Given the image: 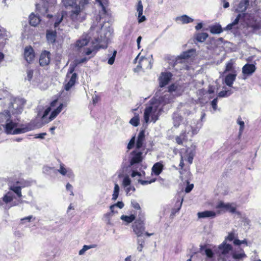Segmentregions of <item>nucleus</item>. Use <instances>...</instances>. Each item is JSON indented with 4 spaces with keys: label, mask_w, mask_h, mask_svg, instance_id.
<instances>
[{
    "label": "nucleus",
    "mask_w": 261,
    "mask_h": 261,
    "mask_svg": "<svg viewBox=\"0 0 261 261\" xmlns=\"http://www.w3.org/2000/svg\"><path fill=\"white\" fill-rule=\"evenodd\" d=\"M185 133V132L181 133L179 136H176L175 141L178 144L181 145L182 144V141L186 137Z\"/></svg>",
    "instance_id": "43"
},
{
    "label": "nucleus",
    "mask_w": 261,
    "mask_h": 261,
    "mask_svg": "<svg viewBox=\"0 0 261 261\" xmlns=\"http://www.w3.org/2000/svg\"><path fill=\"white\" fill-rule=\"evenodd\" d=\"M246 13H243V14H239L237 17L236 18V19L230 23L228 24L226 27L224 29V30L225 31H228V30H231L233 27H234V26H236L237 24H238L239 23V21L240 19V18L242 17H244V14H245ZM245 19H247H247H246L245 18H244Z\"/></svg>",
    "instance_id": "24"
},
{
    "label": "nucleus",
    "mask_w": 261,
    "mask_h": 261,
    "mask_svg": "<svg viewBox=\"0 0 261 261\" xmlns=\"http://www.w3.org/2000/svg\"><path fill=\"white\" fill-rule=\"evenodd\" d=\"M138 182L140 183L142 185H148V184H150L154 181H155V179H152V180H141L140 179H138Z\"/></svg>",
    "instance_id": "55"
},
{
    "label": "nucleus",
    "mask_w": 261,
    "mask_h": 261,
    "mask_svg": "<svg viewBox=\"0 0 261 261\" xmlns=\"http://www.w3.org/2000/svg\"><path fill=\"white\" fill-rule=\"evenodd\" d=\"M205 254L208 257H212L213 256V252L210 249H206L205 250Z\"/></svg>",
    "instance_id": "64"
},
{
    "label": "nucleus",
    "mask_w": 261,
    "mask_h": 261,
    "mask_svg": "<svg viewBox=\"0 0 261 261\" xmlns=\"http://www.w3.org/2000/svg\"><path fill=\"white\" fill-rule=\"evenodd\" d=\"M129 123L134 126H137L139 124V118L138 115H136L132 118L130 121Z\"/></svg>",
    "instance_id": "42"
},
{
    "label": "nucleus",
    "mask_w": 261,
    "mask_h": 261,
    "mask_svg": "<svg viewBox=\"0 0 261 261\" xmlns=\"http://www.w3.org/2000/svg\"><path fill=\"white\" fill-rule=\"evenodd\" d=\"M63 108V105L61 103L56 110H54L49 116V121L54 119L62 111Z\"/></svg>",
    "instance_id": "32"
},
{
    "label": "nucleus",
    "mask_w": 261,
    "mask_h": 261,
    "mask_svg": "<svg viewBox=\"0 0 261 261\" xmlns=\"http://www.w3.org/2000/svg\"><path fill=\"white\" fill-rule=\"evenodd\" d=\"M232 93V92L231 90H224L220 91L218 93V96L220 97H228L230 96Z\"/></svg>",
    "instance_id": "45"
},
{
    "label": "nucleus",
    "mask_w": 261,
    "mask_h": 261,
    "mask_svg": "<svg viewBox=\"0 0 261 261\" xmlns=\"http://www.w3.org/2000/svg\"><path fill=\"white\" fill-rule=\"evenodd\" d=\"M145 140V133L144 130H141L138 134L137 142L136 149H140L143 147L144 141Z\"/></svg>",
    "instance_id": "22"
},
{
    "label": "nucleus",
    "mask_w": 261,
    "mask_h": 261,
    "mask_svg": "<svg viewBox=\"0 0 261 261\" xmlns=\"http://www.w3.org/2000/svg\"><path fill=\"white\" fill-rule=\"evenodd\" d=\"M124 206V203L122 201H118L116 204H113L110 206V209L111 210V213H109L107 214H106V216H110L111 215L112 213H117V211H115V208L116 207H118L120 209L122 208Z\"/></svg>",
    "instance_id": "30"
},
{
    "label": "nucleus",
    "mask_w": 261,
    "mask_h": 261,
    "mask_svg": "<svg viewBox=\"0 0 261 261\" xmlns=\"http://www.w3.org/2000/svg\"><path fill=\"white\" fill-rule=\"evenodd\" d=\"M131 204L132 206L136 210H140L141 207L139 204L135 200L131 201Z\"/></svg>",
    "instance_id": "62"
},
{
    "label": "nucleus",
    "mask_w": 261,
    "mask_h": 261,
    "mask_svg": "<svg viewBox=\"0 0 261 261\" xmlns=\"http://www.w3.org/2000/svg\"><path fill=\"white\" fill-rule=\"evenodd\" d=\"M233 244L235 245H240L242 244H244L246 246H248V242L246 239L242 241L239 240V239H234L233 241Z\"/></svg>",
    "instance_id": "51"
},
{
    "label": "nucleus",
    "mask_w": 261,
    "mask_h": 261,
    "mask_svg": "<svg viewBox=\"0 0 261 261\" xmlns=\"http://www.w3.org/2000/svg\"><path fill=\"white\" fill-rule=\"evenodd\" d=\"M137 242L138 244V247L137 249L139 252H141L142 251L144 246L143 245L144 243V241L143 239L139 238V237H138Z\"/></svg>",
    "instance_id": "46"
},
{
    "label": "nucleus",
    "mask_w": 261,
    "mask_h": 261,
    "mask_svg": "<svg viewBox=\"0 0 261 261\" xmlns=\"http://www.w3.org/2000/svg\"><path fill=\"white\" fill-rule=\"evenodd\" d=\"M88 3V0H80L78 4L71 7L69 17L72 22L77 23L85 20L86 17L85 9Z\"/></svg>",
    "instance_id": "3"
},
{
    "label": "nucleus",
    "mask_w": 261,
    "mask_h": 261,
    "mask_svg": "<svg viewBox=\"0 0 261 261\" xmlns=\"http://www.w3.org/2000/svg\"><path fill=\"white\" fill-rule=\"evenodd\" d=\"M21 189L24 187H29L32 185V181L25 180L23 179H19L15 182Z\"/></svg>",
    "instance_id": "34"
},
{
    "label": "nucleus",
    "mask_w": 261,
    "mask_h": 261,
    "mask_svg": "<svg viewBox=\"0 0 261 261\" xmlns=\"http://www.w3.org/2000/svg\"><path fill=\"white\" fill-rule=\"evenodd\" d=\"M113 54L112 57H111L108 60V63L110 65H112L114 63L116 55L117 54V51L116 50H113L111 51Z\"/></svg>",
    "instance_id": "48"
},
{
    "label": "nucleus",
    "mask_w": 261,
    "mask_h": 261,
    "mask_svg": "<svg viewBox=\"0 0 261 261\" xmlns=\"http://www.w3.org/2000/svg\"><path fill=\"white\" fill-rule=\"evenodd\" d=\"M96 43L97 42L95 41ZM98 44L94 45L92 48H87L85 54L86 55L89 56L91 54H92V57H94L96 52L97 50L100 48H106L107 47V43H104V42H97Z\"/></svg>",
    "instance_id": "12"
},
{
    "label": "nucleus",
    "mask_w": 261,
    "mask_h": 261,
    "mask_svg": "<svg viewBox=\"0 0 261 261\" xmlns=\"http://www.w3.org/2000/svg\"><path fill=\"white\" fill-rule=\"evenodd\" d=\"M217 209H221L225 211H228L231 213H234L236 211V207L232 203H224L222 201L218 202L216 205Z\"/></svg>",
    "instance_id": "10"
},
{
    "label": "nucleus",
    "mask_w": 261,
    "mask_h": 261,
    "mask_svg": "<svg viewBox=\"0 0 261 261\" xmlns=\"http://www.w3.org/2000/svg\"><path fill=\"white\" fill-rule=\"evenodd\" d=\"M63 15H62L60 17H58L57 20H56L55 22V24H54V27L55 28H57L58 27V25H59V24L61 22V21H62L63 20Z\"/></svg>",
    "instance_id": "63"
},
{
    "label": "nucleus",
    "mask_w": 261,
    "mask_h": 261,
    "mask_svg": "<svg viewBox=\"0 0 261 261\" xmlns=\"http://www.w3.org/2000/svg\"><path fill=\"white\" fill-rule=\"evenodd\" d=\"M249 0H241L237 7L235 8V11L237 12H243L245 11L249 6Z\"/></svg>",
    "instance_id": "20"
},
{
    "label": "nucleus",
    "mask_w": 261,
    "mask_h": 261,
    "mask_svg": "<svg viewBox=\"0 0 261 261\" xmlns=\"http://www.w3.org/2000/svg\"><path fill=\"white\" fill-rule=\"evenodd\" d=\"M236 74H229L225 79V83L229 87H232L233 82L236 80Z\"/></svg>",
    "instance_id": "29"
},
{
    "label": "nucleus",
    "mask_w": 261,
    "mask_h": 261,
    "mask_svg": "<svg viewBox=\"0 0 261 261\" xmlns=\"http://www.w3.org/2000/svg\"><path fill=\"white\" fill-rule=\"evenodd\" d=\"M13 199L12 193L8 192L3 197V201L5 203H8L11 202L13 200Z\"/></svg>",
    "instance_id": "41"
},
{
    "label": "nucleus",
    "mask_w": 261,
    "mask_h": 261,
    "mask_svg": "<svg viewBox=\"0 0 261 261\" xmlns=\"http://www.w3.org/2000/svg\"><path fill=\"white\" fill-rule=\"evenodd\" d=\"M160 111L161 109L159 108L155 104H152L146 107L144 113L145 123H148L150 120L155 123L159 118Z\"/></svg>",
    "instance_id": "6"
},
{
    "label": "nucleus",
    "mask_w": 261,
    "mask_h": 261,
    "mask_svg": "<svg viewBox=\"0 0 261 261\" xmlns=\"http://www.w3.org/2000/svg\"><path fill=\"white\" fill-rule=\"evenodd\" d=\"M29 18L30 23L32 26H36L40 21V18L33 13L30 15Z\"/></svg>",
    "instance_id": "31"
},
{
    "label": "nucleus",
    "mask_w": 261,
    "mask_h": 261,
    "mask_svg": "<svg viewBox=\"0 0 261 261\" xmlns=\"http://www.w3.org/2000/svg\"><path fill=\"white\" fill-rule=\"evenodd\" d=\"M76 65H76L75 63H74L73 65H72V64L70 65V66H69V69H68V71L67 72V76H68V74H73V72L74 71L75 67Z\"/></svg>",
    "instance_id": "59"
},
{
    "label": "nucleus",
    "mask_w": 261,
    "mask_h": 261,
    "mask_svg": "<svg viewBox=\"0 0 261 261\" xmlns=\"http://www.w3.org/2000/svg\"><path fill=\"white\" fill-rule=\"evenodd\" d=\"M232 257L236 261H240L243 259V258L247 257L243 250H241L240 251H234L232 253Z\"/></svg>",
    "instance_id": "26"
},
{
    "label": "nucleus",
    "mask_w": 261,
    "mask_h": 261,
    "mask_svg": "<svg viewBox=\"0 0 261 261\" xmlns=\"http://www.w3.org/2000/svg\"><path fill=\"white\" fill-rule=\"evenodd\" d=\"M256 69L255 65L247 63L242 67V73L245 76H250L255 71Z\"/></svg>",
    "instance_id": "14"
},
{
    "label": "nucleus",
    "mask_w": 261,
    "mask_h": 261,
    "mask_svg": "<svg viewBox=\"0 0 261 261\" xmlns=\"http://www.w3.org/2000/svg\"><path fill=\"white\" fill-rule=\"evenodd\" d=\"M138 67H140L141 68L146 69H151V61H149V59H148L146 58H141L138 65Z\"/></svg>",
    "instance_id": "21"
},
{
    "label": "nucleus",
    "mask_w": 261,
    "mask_h": 261,
    "mask_svg": "<svg viewBox=\"0 0 261 261\" xmlns=\"http://www.w3.org/2000/svg\"><path fill=\"white\" fill-rule=\"evenodd\" d=\"M233 68V63L231 61H229L226 64L225 71H229L232 70Z\"/></svg>",
    "instance_id": "60"
},
{
    "label": "nucleus",
    "mask_w": 261,
    "mask_h": 261,
    "mask_svg": "<svg viewBox=\"0 0 261 261\" xmlns=\"http://www.w3.org/2000/svg\"><path fill=\"white\" fill-rule=\"evenodd\" d=\"M77 74L76 73H73L72 74L68 82L70 83V84H73L74 85V84L75 83V81L77 79Z\"/></svg>",
    "instance_id": "57"
},
{
    "label": "nucleus",
    "mask_w": 261,
    "mask_h": 261,
    "mask_svg": "<svg viewBox=\"0 0 261 261\" xmlns=\"http://www.w3.org/2000/svg\"><path fill=\"white\" fill-rule=\"evenodd\" d=\"M237 234L236 233L234 230H232L231 231L228 233V236L225 238V242L227 241H234V239H237Z\"/></svg>",
    "instance_id": "36"
},
{
    "label": "nucleus",
    "mask_w": 261,
    "mask_h": 261,
    "mask_svg": "<svg viewBox=\"0 0 261 261\" xmlns=\"http://www.w3.org/2000/svg\"><path fill=\"white\" fill-rule=\"evenodd\" d=\"M57 37L56 31L47 30L46 32V38L49 43H53L55 42Z\"/></svg>",
    "instance_id": "27"
},
{
    "label": "nucleus",
    "mask_w": 261,
    "mask_h": 261,
    "mask_svg": "<svg viewBox=\"0 0 261 261\" xmlns=\"http://www.w3.org/2000/svg\"><path fill=\"white\" fill-rule=\"evenodd\" d=\"M172 74L170 73H162L159 78L160 86L163 87L167 85L171 78Z\"/></svg>",
    "instance_id": "19"
},
{
    "label": "nucleus",
    "mask_w": 261,
    "mask_h": 261,
    "mask_svg": "<svg viewBox=\"0 0 261 261\" xmlns=\"http://www.w3.org/2000/svg\"><path fill=\"white\" fill-rule=\"evenodd\" d=\"M137 11L138 13V15H142L143 14V5L142 2L139 1L138 3V5L137 7Z\"/></svg>",
    "instance_id": "50"
},
{
    "label": "nucleus",
    "mask_w": 261,
    "mask_h": 261,
    "mask_svg": "<svg viewBox=\"0 0 261 261\" xmlns=\"http://www.w3.org/2000/svg\"><path fill=\"white\" fill-rule=\"evenodd\" d=\"M163 169V165L160 162L156 163L154 164L152 168V171L156 175H159L161 172L162 171Z\"/></svg>",
    "instance_id": "28"
},
{
    "label": "nucleus",
    "mask_w": 261,
    "mask_h": 261,
    "mask_svg": "<svg viewBox=\"0 0 261 261\" xmlns=\"http://www.w3.org/2000/svg\"><path fill=\"white\" fill-rule=\"evenodd\" d=\"M92 247L91 246H88V245H84L83 247V248L80 250L79 254L80 255H83L84 254V253L88 250V249L91 248Z\"/></svg>",
    "instance_id": "56"
},
{
    "label": "nucleus",
    "mask_w": 261,
    "mask_h": 261,
    "mask_svg": "<svg viewBox=\"0 0 261 261\" xmlns=\"http://www.w3.org/2000/svg\"><path fill=\"white\" fill-rule=\"evenodd\" d=\"M101 19V16L99 15H97L95 17V20L97 24L94 22L92 25L91 27L89 34H92L94 35L96 34H100V37L94 36L95 40L97 42H104L108 43L112 37V31L110 28H104L101 24L98 25V23Z\"/></svg>",
    "instance_id": "2"
},
{
    "label": "nucleus",
    "mask_w": 261,
    "mask_h": 261,
    "mask_svg": "<svg viewBox=\"0 0 261 261\" xmlns=\"http://www.w3.org/2000/svg\"><path fill=\"white\" fill-rule=\"evenodd\" d=\"M89 35H93L92 34H84L81 38L77 40L75 43V46L79 48H81L86 45L89 41Z\"/></svg>",
    "instance_id": "15"
},
{
    "label": "nucleus",
    "mask_w": 261,
    "mask_h": 261,
    "mask_svg": "<svg viewBox=\"0 0 261 261\" xmlns=\"http://www.w3.org/2000/svg\"><path fill=\"white\" fill-rule=\"evenodd\" d=\"M7 31L5 29L0 25V39H4L7 37Z\"/></svg>",
    "instance_id": "52"
},
{
    "label": "nucleus",
    "mask_w": 261,
    "mask_h": 261,
    "mask_svg": "<svg viewBox=\"0 0 261 261\" xmlns=\"http://www.w3.org/2000/svg\"><path fill=\"white\" fill-rule=\"evenodd\" d=\"M133 231L137 236V237H141L144 232L145 227L143 221L141 219L136 220L132 226Z\"/></svg>",
    "instance_id": "8"
},
{
    "label": "nucleus",
    "mask_w": 261,
    "mask_h": 261,
    "mask_svg": "<svg viewBox=\"0 0 261 261\" xmlns=\"http://www.w3.org/2000/svg\"><path fill=\"white\" fill-rule=\"evenodd\" d=\"M210 32L212 34H220L222 32V29L220 25H213L210 28Z\"/></svg>",
    "instance_id": "39"
},
{
    "label": "nucleus",
    "mask_w": 261,
    "mask_h": 261,
    "mask_svg": "<svg viewBox=\"0 0 261 261\" xmlns=\"http://www.w3.org/2000/svg\"><path fill=\"white\" fill-rule=\"evenodd\" d=\"M197 216L199 218H214L216 216V213L212 211H205L201 212H198L197 213Z\"/></svg>",
    "instance_id": "23"
},
{
    "label": "nucleus",
    "mask_w": 261,
    "mask_h": 261,
    "mask_svg": "<svg viewBox=\"0 0 261 261\" xmlns=\"http://www.w3.org/2000/svg\"><path fill=\"white\" fill-rule=\"evenodd\" d=\"M183 92L181 86L176 84H172L168 87V91L159 98V102L162 106L170 103L174 101L176 97L181 95Z\"/></svg>",
    "instance_id": "4"
},
{
    "label": "nucleus",
    "mask_w": 261,
    "mask_h": 261,
    "mask_svg": "<svg viewBox=\"0 0 261 261\" xmlns=\"http://www.w3.org/2000/svg\"><path fill=\"white\" fill-rule=\"evenodd\" d=\"M9 189L13 191L18 197L22 196L21 188L15 182L11 183L9 185Z\"/></svg>",
    "instance_id": "25"
},
{
    "label": "nucleus",
    "mask_w": 261,
    "mask_h": 261,
    "mask_svg": "<svg viewBox=\"0 0 261 261\" xmlns=\"http://www.w3.org/2000/svg\"><path fill=\"white\" fill-rule=\"evenodd\" d=\"M217 102H218L217 98H214L211 101V105H212V107L214 111H215L217 109Z\"/></svg>",
    "instance_id": "58"
},
{
    "label": "nucleus",
    "mask_w": 261,
    "mask_h": 261,
    "mask_svg": "<svg viewBox=\"0 0 261 261\" xmlns=\"http://www.w3.org/2000/svg\"><path fill=\"white\" fill-rule=\"evenodd\" d=\"M131 180L128 176H125L122 181V185L126 188L130 185Z\"/></svg>",
    "instance_id": "49"
},
{
    "label": "nucleus",
    "mask_w": 261,
    "mask_h": 261,
    "mask_svg": "<svg viewBox=\"0 0 261 261\" xmlns=\"http://www.w3.org/2000/svg\"><path fill=\"white\" fill-rule=\"evenodd\" d=\"M96 1L99 3L103 10L105 11V6L107 5L108 0H96Z\"/></svg>",
    "instance_id": "54"
},
{
    "label": "nucleus",
    "mask_w": 261,
    "mask_h": 261,
    "mask_svg": "<svg viewBox=\"0 0 261 261\" xmlns=\"http://www.w3.org/2000/svg\"><path fill=\"white\" fill-rule=\"evenodd\" d=\"M136 217L134 215H131L130 216L126 215H122L120 217V219L126 222V224L130 223L132 222L134 220H135Z\"/></svg>",
    "instance_id": "35"
},
{
    "label": "nucleus",
    "mask_w": 261,
    "mask_h": 261,
    "mask_svg": "<svg viewBox=\"0 0 261 261\" xmlns=\"http://www.w3.org/2000/svg\"><path fill=\"white\" fill-rule=\"evenodd\" d=\"M76 0H62L63 5L65 7H72L74 5L77 4L76 3Z\"/></svg>",
    "instance_id": "44"
},
{
    "label": "nucleus",
    "mask_w": 261,
    "mask_h": 261,
    "mask_svg": "<svg viewBox=\"0 0 261 261\" xmlns=\"http://www.w3.org/2000/svg\"><path fill=\"white\" fill-rule=\"evenodd\" d=\"M232 246L230 244H227L225 241L220 244L218 248V253L220 255H225L232 250Z\"/></svg>",
    "instance_id": "13"
},
{
    "label": "nucleus",
    "mask_w": 261,
    "mask_h": 261,
    "mask_svg": "<svg viewBox=\"0 0 261 261\" xmlns=\"http://www.w3.org/2000/svg\"><path fill=\"white\" fill-rule=\"evenodd\" d=\"M143 152L140 151H134L132 152V157L130 162V164L133 166L135 164L139 163L142 161Z\"/></svg>",
    "instance_id": "17"
},
{
    "label": "nucleus",
    "mask_w": 261,
    "mask_h": 261,
    "mask_svg": "<svg viewBox=\"0 0 261 261\" xmlns=\"http://www.w3.org/2000/svg\"><path fill=\"white\" fill-rule=\"evenodd\" d=\"M25 103V100L22 98H15L13 102H11L9 107V110L12 112V114H20L23 111V108Z\"/></svg>",
    "instance_id": "7"
},
{
    "label": "nucleus",
    "mask_w": 261,
    "mask_h": 261,
    "mask_svg": "<svg viewBox=\"0 0 261 261\" xmlns=\"http://www.w3.org/2000/svg\"><path fill=\"white\" fill-rule=\"evenodd\" d=\"M27 76L26 79L30 81L32 80L33 77V71L31 69H28L27 71Z\"/></svg>",
    "instance_id": "61"
},
{
    "label": "nucleus",
    "mask_w": 261,
    "mask_h": 261,
    "mask_svg": "<svg viewBox=\"0 0 261 261\" xmlns=\"http://www.w3.org/2000/svg\"><path fill=\"white\" fill-rule=\"evenodd\" d=\"M246 19L252 21L253 23L249 22V25L254 31L259 30L261 28V10L253 9L248 11L244 14Z\"/></svg>",
    "instance_id": "5"
},
{
    "label": "nucleus",
    "mask_w": 261,
    "mask_h": 261,
    "mask_svg": "<svg viewBox=\"0 0 261 261\" xmlns=\"http://www.w3.org/2000/svg\"><path fill=\"white\" fill-rule=\"evenodd\" d=\"M50 54L48 51H44L41 53L40 59V65L42 66L47 65L50 62Z\"/></svg>",
    "instance_id": "18"
},
{
    "label": "nucleus",
    "mask_w": 261,
    "mask_h": 261,
    "mask_svg": "<svg viewBox=\"0 0 261 261\" xmlns=\"http://www.w3.org/2000/svg\"><path fill=\"white\" fill-rule=\"evenodd\" d=\"M24 57L28 63H31L34 60L35 55L34 50L31 46H27L25 47Z\"/></svg>",
    "instance_id": "16"
},
{
    "label": "nucleus",
    "mask_w": 261,
    "mask_h": 261,
    "mask_svg": "<svg viewBox=\"0 0 261 261\" xmlns=\"http://www.w3.org/2000/svg\"><path fill=\"white\" fill-rule=\"evenodd\" d=\"M173 119L174 126L175 127H178L182 120V117L177 114H174Z\"/></svg>",
    "instance_id": "40"
},
{
    "label": "nucleus",
    "mask_w": 261,
    "mask_h": 261,
    "mask_svg": "<svg viewBox=\"0 0 261 261\" xmlns=\"http://www.w3.org/2000/svg\"><path fill=\"white\" fill-rule=\"evenodd\" d=\"M58 172L63 176H66L68 178H72L74 176V173L71 169L67 168L65 165L61 163Z\"/></svg>",
    "instance_id": "11"
},
{
    "label": "nucleus",
    "mask_w": 261,
    "mask_h": 261,
    "mask_svg": "<svg viewBox=\"0 0 261 261\" xmlns=\"http://www.w3.org/2000/svg\"><path fill=\"white\" fill-rule=\"evenodd\" d=\"M237 123L240 125L239 135L240 136L244 129V122L242 120L241 118L239 117L237 120Z\"/></svg>",
    "instance_id": "47"
},
{
    "label": "nucleus",
    "mask_w": 261,
    "mask_h": 261,
    "mask_svg": "<svg viewBox=\"0 0 261 261\" xmlns=\"http://www.w3.org/2000/svg\"><path fill=\"white\" fill-rule=\"evenodd\" d=\"M194 155V154L192 151H189L187 150L186 154L183 157L185 160H187L189 164H191L192 163Z\"/></svg>",
    "instance_id": "37"
},
{
    "label": "nucleus",
    "mask_w": 261,
    "mask_h": 261,
    "mask_svg": "<svg viewBox=\"0 0 261 261\" xmlns=\"http://www.w3.org/2000/svg\"><path fill=\"white\" fill-rule=\"evenodd\" d=\"M208 37V34L206 33H199L196 35V39L197 41L200 42H204Z\"/></svg>",
    "instance_id": "38"
},
{
    "label": "nucleus",
    "mask_w": 261,
    "mask_h": 261,
    "mask_svg": "<svg viewBox=\"0 0 261 261\" xmlns=\"http://www.w3.org/2000/svg\"><path fill=\"white\" fill-rule=\"evenodd\" d=\"M176 20L179 21L182 23H188L189 22H192L193 19L188 16L184 15L181 16L176 17Z\"/></svg>",
    "instance_id": "33"
},
{
    "label": "nucleus",
    "mask_w": 261,
    "mask_h": 261,
    "mask_svg": "<svg viewBox=\"0 0 261 261\" xmlns=\"http://www.w3.org/2000/svg\"><path fill=\"white\" fill-rule=\"evenodd\" d=\"M195 52V50L194 49H190L184 52L180 56L176 58L174 63V67L178 66L179 64H185L186 60L191 57Z\"/></svg>",
    "instance_id": "9"
},
{
    "label": "nucleus",
    "mask_w": 261,
    "mask_h": 261,
    "mask_svg": "<svg viewBox=\"0 0 261 261\" xmlns=\"http://www.w3.org/2000/svg\"><path fill=\"white\" fill-rule=\"evenodd\" d=\"M19 119H13L9 111H4L0 113V125L5 127V130L7 134L16 135L25 133L35 128V126L32 123L26 125L21 124L20 127L16 128L18 125Z\"/></svg>",
    "instance_id": "1"
},
{
    "label": "nucleus",
    "mask_w": 261,
    "mask_h": 261,
    "mask_svg": "<svg viewBox=\"0 0 261 261\" xmlns=\"http://www.w3.org/2000/svg\"><path fill=\"white\" fill-rule=\"evenodd\" d=\"M135 143V136L132 137L127 145V149H131L134 146Z\"/></svg>",
    "instance_id": "53"
}]
</instances>
